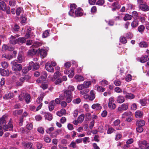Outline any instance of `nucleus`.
<instances>
[{
    "label": "nucleus",
    "instance_id": "obj_22",
    "mask_svg": "<svg viewBox=\"0 0 149 149\" xmlns=\"http://www.w3.org/2000/svg\"><path fill=\"white\" fill-rule=\"evenodd\" d=\"M45 95V93H43L41 94L40 96L38 97L37 100V102L38 103H41Z\"/></svg>",
    "mask_w": 149,
    "mask_h": 149
},
{
    "label": "nucleus",
    "instance_id": "obj_23",
    "mask_svg": "<svg viewBox=\"0 0 149 149\" xmlns=\"http://www.w3.org/2000/svg\"><path fill=\"white\" fill-rule=\"evenodd\" d=\"M139 46L141 48H146L148 47V45L145 41H142L139 44Z\"/></svg>",
    "mask_w": 149,
    "mask_h": 149
},
{
    "label": "nucleus",
    "instance_id": "obj_53",
    "mask_svg": "<svg viewBox=\"0 0 149 149\" xmlns=\"http://www.w3.org/2000/svg\"><path fill=\"white\" fill-rule=\"evenodd\" d=\"M108 107L111 109H114L116 108V105L115 104L112 103V104L108 105Z\"/></svg>",
    "mask_w": 149,
    "mask_h": 149
},
{
    "label": "nucleus",
    "instance_id": "obj_41",
    "mask_svg": "<svg viewBox=\"0 0 149 149\" xmlns=\"http://www.w3.org/2000/svg\"><path fill=\"white\" fill-rule=\"evenodd\" d=\"M138 25V23L136 20H134L131 24L133 28L136 27Z\"/></svg>",
    "mask_w": 149,
    "mask_h": 149
},
{
    "label": "nucleus",
    "instance_id": "obj_58",
    "mask_svg": "<svg viewBox=\"0 0 149 149\" xmlns=\"http://www.w3.org/2000/svg\"><path fill=\"white\" fill-rule=\"evenodd\" d=\"M74 89V88L73 86L70 85L68 86V89L67 90H69L70 91L71 93L72 91H73Z\"/></svg>",
    "mask_w": 149,
    "mask_h": 149
},
{
    "label": "nucleus",
    "instance_id": "obj_61",
    "mask_svg": "<svg viewBox=\"0 0 149 149\" xmlns=\"http://www.w3.org/2000/svg\"><path fill=\"white\" fill-rule=\"evenodd\" d=\"M115 91L118 93H120L122 92V90L119 87H116L114 89Z\"/></svg>",
    "mask_w": 149,
    "mask_h": 149
},
{
    "label": "nucleus",
    "instance_id": "obj_45",
    "mask_svg": "<svg viewBox=\"0 0 149 149\" xmlns=\"http://www.w3.org/2000/svg\"><path fill=\"white\" fill-rule=\"evenodd\" d=\"M2 58H6V59L9 60L12 58V56L11 55L4 54L2 55Z\"/></svg>",
    "mask_w": 149,
    "mask_h": 149
},
{
    "label": "nucleus",
    "instance_id": "obj_57",
    "mask_svg": "<svg viewBox=\"0 0 149 149\" xmlns=\"http://www.w3.org/2000/svg\"><path fill=\"white\" fill-rule=\"evenodd\" d=\"M34 65V63L33 62H31L29 63V65L27 67V68L29 71L31 70L32 68L33 67V65Z\"/></svg>",
    "mask_w": 149,
    "mask_h": 149
},
{
    "label": "nucleus",
    "instance_id": "obj_60",
    "mask_svg": "<svg viewBox=\"0 0 149 149\" xmlns=\"http://www.w3.org/2000/svg\"><path fill=\"white\" fill-rule=\"evenodd\" d=\"M36 146L38 149H41L43 145L42 143L38 142L37 143Z\"/></svg>",
    "mask_w": 149,
    "mask_h": 149
},
{
    "label": "nucleus",
    "instance_id": "obj_8",
    "mask_svg": "<svg viewBox=\"0 0 149 149\" xmlns=\"http://www.w3.org/2000/svg\"><path fill=\"white\" fill-rule=\"evenodd\" d=\"M139 8L142 10L144 11H147L149 10V7L147 5L145 4H140Z\"/></svg>",
    "mask_w": 149,
    "mask_h": 149
},
{
    "label": "nucleus",
    "instance_id": "obj_47",
    "mask_svg": "<svg viewBox=\"0 0 149 149\" xmlns=\"http://www.w3.org/2000/svg\"><path fill=\"white\" fill-rule=\"evenodd\" d=\"M33 70L38 69L40 67L38 63H34V65H33Z\"/></svg>",
    "mask_w": 149,
    "mask_h": 149
},
{
    "label": "nucleus",
    "instance_id": "obj_11",
    "mask_svg": "<svg viewBox=\"0 0 149 149\" xmlns=\"http://www.w3.org/2000/svg\"><path fill=\"white\" fill-rule=\"evenodd\" d=\"M0 74L3 76H8L9 75V70H6L0 68Z\"/></svg>",
    "mask_w": 149,
    "mask_h": 149
},
{
    "label": "nucleus",
    "instance_id": "obj_24",
    "mask_svg": "<svg viewBox=\"0 0 149 149\" xmlns=\"http://www.w3.org/2000/svg\"><path fill=\"white\" fill-rule=\"evenodd\" d=\"M24 59V57L22 54V53H19L18 54V56L17 58V61L19 63L22 62Z\"/></svg>",
    "mask_w": 149,
    "mask_h": 149
},
{
    "label": "nucleus",
    "instance_id": "obj_4",
    "mask_svg": "<svg viewBox=\"0 0 149 149\" xmlns=\"http://www.w3.org/2000/svg\"><path fill=\"white\" fill-rule=\"evenodd\" d=\"M16 36L11 35L9 38V42L10 44L15 45L17 44V38H16Z\"/></svg>",
    "mask_w": 149,
    "mask_h": 149
},
{
    "label": "nucleus",
    "instance_id": "obj_28",
    "mask_svg": "<svg viewBox=\"0 0 149 149\" xmlns=\"http://www.w3.org/2000/svg\"><path fill=\"white\" fill-rule=\"evenodd\" d=\"M143 116V113L140 111H137L135 112V116L136 118H141Z\"/></svg>",
    "mask_w": 149,
    "mask_h": 149
},
{
    "label": "nucleus",
    "instance_id": "obj_50",
    "mask_svg": "<svg viewBox=\"0 0 149 149\" xmlns=\"http://www.w3.org/2000/svg\"><path fill=\"white\" fill-rule=\"evenodd\" d=\"M105 90V88L102 86H99L97 88V90L100 92H103Z\"/></svg>",
    "mask_w": 149,
    "mask_h": 149
},
{
    "label": "nucleus",
    "instance_id": "obj_16",
    "mask_svg": "<svg viewBox=\"0 0 149 149\" xmlns=\"http://www.w3.org/2000/svg\"><path fill=\"white\" fill-rule=\"evenodd\" d=\"M31 77L30 76L26 75L24 77H21L20 78L19 80L22 83L24 82L25 81H27L28 80L30 79Z\"/></svg>",
    "mask_w": 149,
    "mask_h": 149
},
{
    "label": "nucleus",
    "instance_id": "obj_21",
    "mask_svg": "<svg viewBox=\"0 0 149 149\" xmlns=\"http://www.w3.org/2000/svg\"><path fill=\"white\" fill-rule=\"evenodd\" d=\"M74 78L75 79L77 80L78 81H83L84 79V77L82 76L79 74L76 75L74 76Z\"/></svg>",
    "mask_w": 149,
    "mask_h": 149
},
{
    "label": "nucleus",
    "instance_id": "obj_5",
    "mask_svg": "<svg viewBox=\"0 0 149 149\" xmlns=\"http://www.w3.org/2000/svg\"><path fill=\"white\" fill-rule=\"evenodd\" d=\"M76 5L75 4H72L70 5V10L69 13V14L70 15L74 16V10L76 9Z\"/></svg>",
    "mask_w": 149,
    "mask_h": 149
},
{
    "label": "nucleus",
    "instance_id": "obj_64",
    "mask_svg": "<svg viewBox=\"0 0 149 149\" xmlns=\"http://www.w3.org/2000/svg\"><path fill=\"white\" fill-rule=\"evenodd\" d=\"M121 82L119 80H116L114 81V84L116 86H119L121 84Z\"/></svg>",
    "mask_w": 149,
    "mask_h": 149
},
{
    "label": "nucleus",
    "instance_id": "obj_48",
    "mask_svg": "<svg viewBox=\"0 0 149 149\" xmlns=\"http://www.w3.org/2000/svg\"><path fill=\"white\" fill-rule=\"evenodd\" d=\"M49 32L48 30H46L42 34V37L44 38L47 37L49 36Z\"/></svg>",
    "mask_w": 149,
    "mask_h": 149
},
{
    "label": "nucleus",
    "instance_id": "obj_49",
    "mask_svg": "<svg viewBox=\"0 0 149 149\" xmlns=\"http://www.w3.org/2000/svg\"><path fill=\"white\" fill-rule=\"evenodd\" d=\"M61 75V73L59 71H56L54 73V78H57Z\"/></svg>",
    "mask_w": 149,
    "mask_h": 149
},
{
    "label": "nucleus",
    "instance_id": "obj_55",
    "mask_svg": "<svg viewBox=\"0 0 149 149\" xmlns=\"http://www.w3.org/2000/svg\"><path fill=\"white\" fill-rule=\"evenodd\" d=\"M1 64L3 68H6L8 67V65L6 62L5 61L1 63Z\"/></svg>",
    "mask_w": 149,
    "mask_h": 149
},
{
    "label": "nucleus",
    "instance_id": "obj_12",
    "mask_svg": "<svg viewBox=\"0 0 149 149\" xmlns=\"http://www.w3.org/2000/svg\"><path fill=\"white\" fill-rule=\"evenodd\" d=\"M14 96L13 93H9L6 94L3 96V98L5 100L10 99Z\"/></svg>",
    "mask_w": 149,
    "mask_h": 149
},
{
    "label": "nucleus",
    "instance_id": "obj_37",
    "mask_svg": "<svg viewBox=\"0 0 149 149\" xmlns=\"http://www.w3.org/2000/svg\"><path fill=\"white\" fill-rule=\"evenodd\" d=\"M61 130H57L56 131L52 133L50 135L53 138L56 137L57 136V135L59 134V132H60Z\"/></svg>",
    "mask_w": 149,
    "mask_h": 149
},
{
    "label": "nucleus",
    "instance_id": "obj_25",
    "mask_svg": "<svg viewBox=\"0 0 149 149\" xmlns=\"http://www.w3.org/2000/svg\"><path fill=\"white\" fill-rule=\"evenodd\" d=\"M26 38L25 37H20L17 38V44L21 43L23 44L25 43L26 41Z\"/></svg>",
    "mask_w": 149,
    "mask_h": 149
},
{
    "label": "nucleus",
    "instance_id": "obj_26",
    "mask_svg": "<svg viewBox=\"0 0 149 149\" xmlns=\"http://www.w3.org/2000/svg\"><path fill=\"white\" fill-rule=\"evenodd\" d=\"M125 101V99L124 97L122 96H119L117 98V101L118 103H122L124 102Z\"/></svg>",
    "mask_w": 149,
    "mask_h": 149
},
{
    "label": "nucleus",
    "instance_id": "obj_44",
    "mask_svg": "<svg viewBox=\"0 0 149 149\" xmlns=\"http://www.w3.org/2000/svg\"><path fill=\"white\" fill-rule=\"evenodd\" d=\"M120 40V42L123 43H125L127 41L126 38L124 36H121Z\"/></svg>",
    "mask_w": 149,
    "mask_h": 149
},
{
    "label": "nucleus",
    "instance_id": "obj_3",
    "mask_svg": "<svg viewBox=\"0 0 149 149\" xmlns=\"http://www.w3.org/2000/svg\"><path fill=\"white\" fill-rule=\"evenodd\" d=\"M84 97L86 99H88L90 100H93L95 98V94L93 91L92 90L90 92V95L86 94L84 95Z\"/></svg>",
    "mask_w": 149,
    "mask_h": 149
},
{
    "label": "nucleus",
    "instance_id": "obj_29",
    "mask_svg": "<svg viewBox=\"0 0 149 149\" xmlns=\"http://www.w3.org/2000/svg\"><path fill=\"white\" fill-rule=\"evenodd\" d=\"M39 52L40 55L43 57H45L47 54L46 51L43 49H41L40 50H39Z\"/></svg>",
    "mask_w": 149,
    "mask_h": 149
},
{
    "label": "nucleus",
    "instance_id": "obj_19",
    "mask_svg": "<svg viewBox=\"0 0 149 149\" xmlns=\"http://www.w3.org/2000/svg\"><path fill=\"white\" fill-rule=\"evenodd\" d=\"M37 51V50L35 49H31L28 52V55L31 56H33L36 54Z\"/></svg>",
    "mask_w": 149,
    "mask_h": 149
},
{
    "label": "nucleus",
    "instance_id": "obj_30",
    "mask_svg": "<svg viewBox=\"0 0 149 149\" xmlns=\"http://www.w3.org/2000/svg\"><path fill=\"white\" fill-rule=\"evenodd\" d=\"M149 60V58L148 56L145 55L142 57L140 59V61L142 63H144Z\"/></svg>",
    "mask_w": 149,
    "mask_h": 149
},
{
    "label": "nucleus",
    "instance_id": "obj_59",
    "mask_svg": "<svg viewBox=\"0 0 149 149\" xmlns=\"http://www.w3.org/2000/svg\"><path fill=\"white\" fill-rule=\"evenodd\" d=\"M7 126L8 127V129L9 130H12L13 127V126L11 124V122L10 121V122L8 123Z\"/></svg>",
    "mask_w": 149,
    "mask_h": 149
},
{
    "label": "nucleus",
    "instance_id": "obj_39",
    "mask_svg": "<svg viewBox=\"0 0 149 149\" xmlns=\"http://www.w3.org/2000/svg\"><path fill=\"white\" fill-rule=\"evenodd\" d=\"M31 31V29L30 28L27 29L26 34L25 36V38H28L30 37Z\"/></svg>",
    "mask_w": 149,
    "mask_h": 149
},
{
    "label": "nucleus",
    "instance_id": "obj_18",
    "mask_svg": "<svg viewBox=\"0 0 149 149\" xmlns=\"http://www.w3.org/2000/svg\"><path fill=\"white\" fill-rule=\"evenodd\" d=\"M81 8H78L77 9L75 10V13H74V15H75L77 17L82 16V13L81 11Z\"/></svg>",
    "mask_w": 149,
    "mask_h": 149
},
{
    "label": "nucleus",
    "instance_id": "obj_14",
    "mask_svg": "<svg viewBox=\"0 0 149 149\" xmlns=\"http://www.w3.org/2000/svg\"><path fill=\"white\" fill-rule=\"evenodd\" d=\"M56 105L55 101L54 100L52 101L49 104V108L50 111L53 110L54 108V106Z\"/></svg>",
    "mask_w": 149,
    "mask_h": 149
},
{
    "label": "nucleus",
    "instance_id": "obj_51",
    "mask_svg": "<svg viewBox=\"0 0 149 149\" xmlns=\"http://www.w3.org/2000/svg\"><path fill=\"white\" fill-rule=\"evenodd\" d=\"M70 147L75 148L76 147V143L74 141H72L69 145Z\"/></svg>",
    "mask_w": 149,
    "mask_h": 149
},
{
    "label": "nucleus",
    "instance_id": "obj_2",
    "mask_svg": "<svg viewBox=\"0 0 149 149\" xmlns=\"http://www.w3.org/2000/svg\"><path fill=\"white\" fill-rule=\"evenodd\" d=\"M138 145L141 149H149V143L146 140L139 141Z\"/></svg>",
    "mask_w": 149,
    "mask_h": 149
},
{
    "label": "nucleus",
    "instance_id": "obj_31",
    "mask_svg": "<svg viewBox=\"0 0 149 149\" xmlns=\"http://www.w3.org/2000/svg\"><path fill=\"white\" fill-rule=\"evenodd\" d=\"M135 97V96L133 94L128 93H126L125 96V97L126 98L130 99H134Z\"/></svg>",
    "mask_w": 149,
    "mask_h": 149
},
{
    "label": "nucleus",
    "instance_id": "obj_40",
    "mask_svg": "<svg viewBox=\"0 0 149 149\" xmlns=\"http://www.w3.org/2000/svg\"><path fill=\"white\" fill-rule=\"evenodd\" d=\"M132 116V113L131 112L129 111L127 112H125L122 115V118H124L126 116Z\"/></svg>",
    "mask_w": 149,
    "mask_h": 149
},
{
    "label": "nucleus",
    "instance_id": "obj_32",
    "mask_svg": "<svg viewBox=\"0 0 149 149\" xmlns=\"http://www.w3.org/2000/svg\"><path fill=\"white\" fill-rule=\"evenodd\" d=\"M45 117L46 119H47L49 121L51 120L52 118V115L50 113H46L45 114Z\"/></svg>",
    "mask_w": 149,
    "mask_h": 149
},
{
    "label": "nucleus",
    "instance_id": "obj_46",
    "mask_svg": "<svg viewBox=\"0 0 149 149\" xmlns=\"http://www.w3.org/2000/svg\"><path fill=\"white\" fill-rule=\"evenodd\" d=\"M140 102L142 106H145L146 104V100L145 99H141L140 100Z\"/></svg>",
    "mask_w": 149,
    "mask_h": 149
},
{
    "label": "nucleus",
    "instance_id": "obj_34",
    "mask_svg": "<svg viewBox=\"0 0 149 149\" xmlns=\"http://www.w3.org/2000/svg\"><path fill=\"white\" fill-rule=\"evenodd\" d=\"M145 29V26L143 25L139 26L138 28V31L141 33H142L144 32Z\"/></svg>",
    "mask_w": 149,
    "mask_h": 149
},
{
    "label": "nucleus",
    "instance_id": "obj_56",
    "mask_svg": "<svg viewBox=\"0 0 149 149\" xmlns=\"http://www.w3.org/2000/svg\"><path fill=\"white\" fill-rule=\"evenodd\" d=\"M81 102V100L80 98H77L75 99H74L73 101V102L74 104H78L79 103Z\"/></svg>",
    "mask_w": 149,
    "mask_h": 149
},
{
    "label": "nucleus",
    "instance_id": "obj_15",
    "mask_svg": "<svg viewBox=\"0 0 149 149\" xmlns=\"http://www.w3.org/2000/svg\"><path fill=\"white\" fill-rule=\"evenodd\" d=\"M145 122L143 120H139L136 122V125L138 126L143 127L144 126Z\"/></svg>",
    "mask_w": 149,
    "mask_h": 149
},
{
    "label": "nucleus",
    "instance_id": "obj_62",
    "mask_svg": "<svg viewBox=\"0 0 149 149\" xmlns=\"http://www.w3.org/2000/svg\"><path fill=\"white\" fill-rule=\"evenodd\" d=\"M104 3V0H99L97 2L96 4L100 6L102 5Z\"/></svg>",
    "mask_w": 149,
    "mask_h": 149
},
{
    "label": "nucleus",
    "instance_id": "obj_52",
    "mask_svg": "<svg viewBox=\"0 0 149 149\" xmlns=\"http://www.w3.org/2000/svg\"><path fill=\"white\" fill-rule=\"evenodd\" d=\"M44 140L46 143H50L51 141V139L48 136H45L44 138Z\"/></svg>",
    "mask_w": 149,
    "mask_h": 149
},
{
    "label": "nucleus",
    "instance_id": "obj_33",
    "mask_svg": "<svg viewBox=\"0 0 149 149\" xmlns=\"http://www.w3.org/2000/svg\"><path fill=\"white\" fill-rule=\"evenodd\" d=\"M85 115L84 114H82L78 117L77 120L78 122L79 123H81L84 120Z\"/></svg>",
    "mask_w": 149,
    "mask_h": 149
},
{
    "label": "nucleus",
    "instance_id": "obj_10",
    "mask_svg": "<svg viewBox=\"0 0 149 149\" xmlns=\"http://www.w3.org/2000/svg\"><path fill=\"white\" fill-rule=\"evenodd\" d=\"M128 105L127 103L123 104L121 105V106L118 107V111H122L123 110H126L128 108Z\"/></svg>",
    "mask_w": 149,
    "mask_h": 149
},
{
    "label": "nucleus",
    "instance_id": "obj_35",
    "mask_svg": "<svg viewBox=\"0 0 149 149\" xmlns=\"http://www.w3.org/2000/svg\"><path fill=\"white\" fill-rule=\"evenodd\" d=\"M42 45L41 42L38 41H36L34 42L32 47H33L37 48Z\"/></svg>",
    "mask_w": 149,
    "mask_h": 149
},
{
    "label": "nucleus",
    "instance_id": "obj_20",
    "mask_svg": "<svg viewBox=\"0 0 149 149\" xmlns=\"http://www.w3.org/2000/svg\"><path fill=\"white\" fill-rule=\"evenodd\" d=\"M92 108L96 110H100L102 108V107L99 104H94L92 106Z\"/></svg>",
    "mask_w": 149,
    "mask_h": 149
},
{
    "label": "nucleus",
    "instance_id": "obj_13",
    "mask_svg": "<svg viewBox=\"0 0 149 149\" xmlns=\"http://www.w3.org/2000/svg\"><path fill=\"white\" fill-rule=\"evenodd\" d=\"M7 117L5 116H3L0 118V126L5 125L6 123V120Z\"/></svg>",
    "mask_w": 149,
    "mask_h": 149
},
{
    "label": "nucleus",
    "instance_id": "obj_9",
    "mask_svg": "<svg viewBox=\"0 0 149 149\" xmlns=\"http://www.w3.org/2000/svg\"><path fill=\"white\" fill-rule=\"evenodd\" d=\"M23 146L24 148H27L29 149H34L32 147L33 144L29 142H25L22 143Z\"/></svg>",
    "mask_w": 149,
    "mask_h": 149
},
{
    "label": "nucleus",
    "instance_id": "obj_63",
    "mask_svg": "<svg viewBox=\"0 0 149 149\" xmlns=\"http://www.w3.org/2000/svg\"><path fill=\"white\" fill-rule=\"evenodd\" d=\"M8 46L4 44L2 47V51H5L6 50H8Z\"/></svg>",
    "mask_w": 149,
    "mask_h": 149
},
{
    "label": "nucleus",
    "instance_id": "obj_1",
    "mask_svg": "<svg viewBox=\"0 0 149 149\" xmlns=\"http://www.w3.org/2000/svg\"><path fill=\"white\" fill-rule=\"evenodd\" d=\"M63 93L64 97L66 98V101L68 103L70 102L72 99V93L69 90H65Z\"/></svg>",
    "mask_w": 149,
    "mask_h": 149
},
{
    "label": "nucleus",
    "instance_id": "obj_36",
    "mask_svg": "<svg viewBox=\"0 0 149 149\" xmlns=\"http://www.w3.org/2000/svg\"><path fill=\"white\" fill-rule=\"evenodd\" d=\"M112 6L113 7H115L117 9H119L120 7V6L118 2H114L112 4Z\"/></svg>",
    "mask_w": 149,
    "mask_h": 149
},
{
    "label": "nucleus",
    "instance_id": "obj_54",
    "mask_svg": "<svg viewBox=\"0 0 149 149\" xmlns=\"http://www.w3.org/2000/svg\"><path fill=\"white\" fill-rule=\"evenodd\" d=\"M138 127H137L136 129L137 131L141 133L142 132L143 130V128H142V127L138 126Z\"/></svg>",
    "mask_w": 149,
    "mask_h": 149
},
{
    "label": "nucleus",
    "instance_id": "obj_43",
    "mask_svg": "<svg viewBox=\"0 0 149 149\" xmlns=\"http://www.w3.org/2000/svg\"><path fill=\"white\" fill-rule=\"evenodd\" d=\"M91 83L89 81H85L83 84L84 88H87L91 85Z\"/></svg>",
    "mask_w": 149,
    "mask_h": 149
},
{
    "label": "nucleus",
    "instance_id": "obj_7",
    "mask_svg": "<svg viewBox=\"0 0 149 149\" xmlns=\"http://www.w3.org/2000/svg\"><path fill=\"white\" fill-rule=\"evenodd\" d=\"M45 68L46 70L51 72H54V69L52 65L49 63H47L45 64Z\"/></svg>",
    "mask_w": 149,
    "mask_h": 149
},
{
    "label": "nucleus",
    "instance_id": "obj_38",
    "mask_svg": "<svg viewBox=\"0 0 149 149\" xmlns=\"http://www.w3.org/2000/svg\"><path fill=\"white\" fill-rule=\"evenodd\" d=\"M22 110H16L13 112V114L15 116H17V115H20L22 114Z\"/></svg>",
    "mask_w": 149,
    "mask_h": 149
},
{
    "label": "nucleus",
    "instance_id": "obj_6",
    "mask_svg": "<svg viewBox=\"0 0 149 149\" xmlns=\"http://www.w3.org/2000/svg\"><path fill=\"white\" fill-rule=\"evenodd\" d=\"M12 68L15 71H17L21 70L22 69V67L21 65L20 64H13Z\"/></svg>",
    "mask_w": 149,
    "mask_h": 149
},
{
    "label": "nucleus",
    "instance_id": "obj_17",
    "mask_svg": "<svg viewBox=\"0 0 149 149\" xmlns=\"http://www.w3.org/2000/svg\"><path fill=\"white\" fill-rule=\"evenodd\" d=\"M6 4L3 1L0 0V9L3 11L6 10Z\"/></svg>",
    "mask_w": 149,
    "mask_h": 149
},
{
    "label": "nucleus",
    "instance_id": "obj_42",
    "mask_svg": "<svg viewBox=\"0 0 149 149\" xmlns=\"http://www.w3.org/2000/svg\"><path fill=\"white\" fill-rule=\"evenodd\" d=\"M132 16L128 14H127L125 15V17H124V20L125 21L127 20H130L132 19Z\"/></svg>",
    "mask_w": 149,
    "mask_h": 149
},
{
    "label": "nucleus",
    "instance_id": "obj_27",
    "mask_svg": "<svg viewBox=\"0 0 149 149\" xmlns=\"http://www.w3.org/2000/svg\"><path fill=\"white\" fill-rule=\"evenodd\" d=\"M24 97L26 103H28L30 102L31 97L29 95L28 93H24Z\"/></svg>",
    "mask_w": 149,
    "mask_h": 149
}]
</instances>
